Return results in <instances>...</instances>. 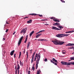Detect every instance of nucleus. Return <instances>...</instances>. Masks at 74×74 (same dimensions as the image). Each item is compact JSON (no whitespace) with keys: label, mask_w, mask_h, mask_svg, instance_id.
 <instances>
[{"label":"nucleus","mask_w":74,"mask_h":74,"mask_svg":"<svg viewBox=\"0 0 74 74\" xmlns=\"http://www.w3.org/2000/svg\"><path fill=\"white\" fill-rule=\"evenodd\" d=\"M36 57L37 58V60H36V70L38 68V64L39 63V61L40 60L41 58V54L39 53L38 54L36 53Z\"/></svg>","instance_id":"nucleus-1"},{"label":"nucleus","mask_w":74,"mask_h":74,"mask_svg":"<svg viewBox=\"0 0 74 74\" xmlns=\"http://www.w3.org/2000/svg\"><path fill=\"white\" fill-rule=\"evenodd\" d=\"M61 63L62 64H64V65H66L67 66H70L71 65V64L72 65H74V62H61Z\"/></svg>","instance_id":"nucleus-2"},{"label":"nucleus","mask_w":74,"mask_h":74,"mask_svg":"<svg viewBox=\"0 0 74 74\" xmlns=\"http://www.w3.org/2000/svg\"><path fill=\"white\" fill-rule=\"evenodd\" d=\"M70 34H58L56 35V37H58L59 38H62V37H67Z\"/></svg>","instance_id":"nucleus-3"},{"label":"nucleus","mask_w":74,"mask_h":74,"mask_svg":"<svg viewBox=\"0 0 74 74\" xmlns=\"http://www.w3.org/2000/svg\"><path fill=\"white\" fill-rule=\"evenodd\" d=\"M58 28H60V29L56 27L53 26L52 27V29H53V30H61L62 29H63V27L60 26H58Z\"/></svg>","instance_id":"nucleus-4"},{"label":"nucleus","mask_w":74,"mask_h":74,"mask_svg":"<svg viewBox=\"0 0 74 74\" xmlns=\"http://www.w3.org/2000/svg\"><path fill=\"white\" fill-rule=\"evenodd\" d=\"M59 40H58L56 39H55L54 40H52L51 41L52 42H53L55 45H58L59 42Z\"/></svg>","instance_id":"nucleus-5"},{"label":"nucleus","mask_w":74,"mask_h":74,"mask_svg":"<svg viewBox=\"0 0 74 74\" xmlns=\"http://www.w3.org/2000/svg\"><path fill=\"white\" fill-rule=\"evenodd\" d=\"M27 30V28H25L24 29L23 28L21 32V34H22V33H24L25 34L26 33V32Z\"/></svg>","instance_id":"nucleus-6"},{"label":"nucleus","mask_w":74,"mask_h":74,"mask_svg":"<svg viewBox=\"0 0 74 74\" xmlns=\"http://www.w3.org/2000/svg\"><path fill=\"white\" fill-rule=\"evenodd\" d=\"M29 15H33L34 16H36V15H38L39 16H40V17H42V15L37 14L35 13L30 14H29Z\"/></svg>","instance_id":"nucleus-7"},{"label":"nucleus","mask_w":74,"mask_h":74,"mask_svg":"<svg viewBox=\"0 0 74 74\" xmlns=\"http://www.w3.org/2000/svg\"><path fill=\"white\" fill-rule=\"evenodd\" d=\"M23 36L21 37L20 39V40L18 42V45L19 46L20 45V44L21 43V42H22V39H23Z\"/></svg>","instance_id":"nucleus-8"},{"label":"nucleus","mask_w":74,"mask_h":74,"mask_svg":"<svg viewBox=\"0 0 74 74\" xmlns=\"http://www.w3.org/2000/svg\"><path fill=\"white\" fill-rule=\"evenodd\" d=\"M35 53H36V52H34L32 55V59L31 60V63H33V62H34L33 59H34V55H35Z\"/></svg>","instance_id":"nucleus-9"},{"label":"nucleus","mask_w":74,"mask_h":74,"mask_svg":"<svg viewBox=\"0 0 74 74\" xmlns=\"http://www.w3.org/2000/svg\"><path fill=\"white\" fill-rule=\"evenodd\" d=\"M74 44H71V43H69L68 44H66V46H74Z\"/></svg>","instance_id":"nucleus-10"},{"label":"nucleus","mask_w":74,"mask_h":74,"mask_svg":"<svg viewBox=\"0 0 74 74\" xmlns=\"http://www.w3.org/2000/svg\"><path fill=\"white\" fill-rule=\"evenodd\" d=\"M64 43V42H62L61 41H59V42L58 43V45H62Z\"/></svg>","instance_id":"nucleus-11"},{"label":"nucleus","mask_w":74,"mask_h":74,"mask_svg":"<svg viewBox=\"0 0 74 74\" xmlns=\"http://www.w3.org/2000/svg\"><path fill=\"white\" fill-rule=\"evenodd\" d=\"M15 52V50H14L12 51L10 53V55L11 56H12L13 55L14 53V52Z\"/></svg>","instance_id":"nucleus-12"},{"label":"nucleus","mask_w":74,"mask_h":74,"mask_svg":"<svg viewBox=\"0 0 74 74\" xmlns=\"http://www.w3.org/2000/svg\"><path fill=\"white\" fill-rule=\"evenodd\" d=\"M41 35H42V34H40L37 35L36 36V38H38V37H39Z\"/></svg>","instance_id":"nucleus-13"},{"label":"nucleus","mask_w":74,"mask_h":74,"mask_svg":"<svg viewBox=\"0 0 74 74\" xmlns=\"http://www.w3.org/2000/svg\"><path fill=\"white\" fill-rule=\"evenodd\" d=\"M32 20H30L29 21H27V23H32Z\"/></svg>","instance_id":"nucleus-14"},{"label":"nucleus","mask_w":74,"mask_h":74,"mask_svg":"<svg viewBox=\"0 0 74 74\" xmlns=\"http://www.w3.org/2000/svg\"><path fill=\"white\" fill-rule=\"evenodd\" d=\"M53 21H55V22H60V21L57 19H53Z\"/></svg>","instance_id":"nucleus-15"},{"label":"nucleus","mask_w":74,"mask_h":74,"mask_svg":"<svg viewBox=\"0 0 74 74\" xmlns=\"http://www.w3.org/2000/svg\"><path fill=\"white\" fill-rule=\"evenodd\" d=\"M34 31H32V32H31L30 34V36L31 37L32 36V35L33 34V33H34Z\"/></svg>","instance_id":"nucleus-16"},{"label":"nucleus","mask_w":74,"mask_h":74,"mask_svg":"<svg viewBox=\"0 0 74 74\" xmlns=\"http://www.w3.org/2000/svg\"><path fill=\"white\" fill-rule=\"evenodd\" d=\"M52 60H53V61H54V62H56V63H58V62L57 60H55V58H53L52 59Z\"/></svg>","instance_id":"nucleus-17"},{"label":"nucleus","mask_w":74,"mask_h":74,"mask_svg":"<svg viewBox=\"0 0 74 74\" xmlns=\"http://www.w3.org/2000/svg\"><path fill=\"white\" fill-rule=\"evenodd\" d=\"M30 42H28V43L27 46V49H29V47L30 46Z\"/></svg>","instance_id":"nucleus-18"},{"label":"nucleus","mask_w":74,"mask_h":74,"mask_svg":"<svg viewBox=\"0 0 74 74\" xmlns=\"http://www.w3.org/2000/svg\"><path fill=\"white\" fill-rule=\"evenodd\" d=\"M20 69V66H19V64H17V69L19 70Z\"/></svg>","instance_id":"nucleus-19"},{"label":"nucleus","mask_w":74,"mask_h":74,"mask_svg":"<svg viewBox=\"0 0 74 74\" xmlns=\"http://www.w3.org/2000/svg\"><path fill=\"white\" fill-rule=\"evenodd\" d=\"M40 40L41 41H47V40L42 39H41Z\"/></svg>","instance_id":"nucleus-20"},{"label":"nucleus","mask_w":74,"mask_h":74,"mask_svg":"<svg viewBox=\"0 0 74 74\" xmlns=\"http://www.w3.org/2000/svg\"><path fill=\"white\" fill-rule=\"evenodd\" d=\"M55 24L56 26V25H60V23H55Z\"/></svg>","instance_id":"nucleus-21"},{"label":"nucleus","mask_w":74,"mask_h":74,"mask_svg":"<svg viewBox=\"0 0 74 74\" xmlns=\"http://www.w3.org/2000/svg\"><path fill=\"white\" fill-rule=\"evenodd\" d=\"M72 33V31H69V32H65L66 33Z\"/></svg>","instance_id":"nucleus-22"},{"label":"nucleus","mask_w":74,"mask_h":74,"mask_svg":"<svg viewBox=\"0 0 74 74\" xmlns=\"http://www.w3.org/2000/svg\"><path fill=\"white\" fill-rule=\"evenodd\" d=\"M45 31L44 30H41V31H40L39 32V33H42V32H45Z\"/></svg>","instance_id":"nucleus-23"},{"label":"nucleus","mask_w":74,"mask_h":74,"mask_svg":"<svg viewBox=\"0 0 74 74\" xmlns=\"http://www.w3.org/2000/svg\"><path fill=\"white\" fill-rule=\"evenodd\" d=\"M32 70H33V71H34L35 68H34V66H32Z\"/></svg>","instance_id":"nucleus-24"},{"label":"nucleus","mask_w":74,"mask_h":74,"mask_svg":"<svg viewBox=\"0 0 74 74\" xmlns=\"http://www.w3.org/2000/svg\"><path fill=\"white\" fill-rule=\"evenodd\" d=\"M51 19H55V18L51 17L50 18Z\"/></svg>","instance_id":"nucleus-25"},{"label":"nucleus","mask_w":74,"mask_h":74,"mask_svg":"<svg viewBox=\"0 0 74 74\" xmlns=\"http://www.w3.org/2000/svg\"><path fill=\"white\" fill-rule=\"evenodd\" d=\"M51 63H55V62H53V61L52 60H51Z\"/></svg>","instance_id":"nucleus-26"},{"label":"nucleus","mask_w":74,"mask_h":74,"mask_svg":"<svg viewBox=\"0 0 74 74\" xmlns=\"http://www.w3.org/2000/svg\"><path fill=\"white\" fill-rule=\"evenodd\" d=\"M68 49H73V47H69L68 48Z\"/></svg>","instance_id":"nucleus-27"},{"label":"nucleus","mask_w":74,"mask_h":74,"mask_svg":"<svg viewBox=\"0 0 74 74\" xmlns=\"http://www.w3.org/2000/svg\"><path fill=\"white\" fill-rule=\"evenodd\" d=\"M71 60H74V57L70 58Z\"/></svg>","instance_id":"nucleus-28"},{"label":"nucleus","mask_w":74,"mask_h":74,"mask_svg":"<svg viewBox=\"0 0 74 74\" xmlns=\"http://www.w3.org/2000/svg\"><path fill=\"white\" fill-rule=\"evenodd\" d=\"M44 61L45 62H47V61H48V60L46 58L44 60Z\"/></svg>","instance_id":"nucleus-29"},{"label":"nucleus","mask_w":74,"mask_h":74,"mask_svg":"<svg viewBox=\"0 0 74 74\" xmlns=\"http://www.w3.org/2000/svg\"><path fill=\"white\" fill-rule=\"evenodd\" d=\"M14 58H16V53L14 54Z\"/></svg>","instance_id":"nucleus-30"},{"label":"nucleus","mask_w":74,"mask_h":74,"mask_svg":"<svg viewBox=\"0 0 74 74\" xmlns=\"http://www.w3.org/2000/svg\"><path fill=\"white\" fill-rule=\"evenodd\" d=\"M37 74H40V71H37Z\"/></svg>","instance_id":"nucleus-31"},{"label":"nucleus","mask_w":74,"mask_h":74,"mask_svg":"<svg viewBox=\"0 0 74 74\" xmlns=\"http://www.w3.org/2000/svg\"><path fill=\"white\" fill-rule=\"evenodd\" d=\"M28 74H30V71H28Z\"/></svg>","instance_id":"nucleus-32"},{"label":"nucleus","mask_w":74,"mask_h":74,"mask_svg":"<svg viewBox=\"0 0 74 74\" xmlns=\"http://www.w3.org/2000/svg\"><path fill=\"white\" fill-rule=\"evenodd\" d=\"M17 68V66H16V65L15 68V70H16Z\"/></svg>","instance_id":"nucleus-33"},{"label":"nucleus","mask_w":74,"mask_h":74,"mask_svg":"<svg viewBox=\"0 0 74 74\" xmlns=\"http://www.w3.org/2000/svg\"><path fill=\"white\" fill-rule=\"evenodd\" d=\"M19 56H21V52H20Z\"/></svg>","instance_id":"nucleus-34"},{"label":"nucleus","mask_w":74,"mask_h":74,"mask_svg":"<svg viewBox=\"0 0 74 74\" xmlns=\"http://www.w3.org/2000/svg\"><path fill=\"white\" fill-rule=\"evenodd\" d=\"M36 59H37V58L36 57V56H35V59L34 60V61H36Z\"/></svg>","instance_id":"nucleus-35"},{"label":"nucleus","mask_w":74,"mask_h":74,"mask_svg":"<svg viewBox=\"0 0 74 74\" xmlns=\"http://www.w3.org/2000/svg\"><path fill=\"white\" fill-rule=\"evenodd\" d=\"M47 19H45V20H41V21H47Z\"/></svg>","instance_id":"nucleus-36"},{"label":"nucleus","mask_w":74,"mask_h":74,"mask_svg":"<svg viewBox=\"0 0 74 74\" xmlns=\"http://www.w3.org/2000/svg\"><path fill=\"white\" fill-rule=\"evenodd\" d=\"M24 52H23V53H25V51H25V49H24Z\"/></svg>","instance_id":"nucleus-37"},{"label":"nucleus","mask_w":74,"mask_h":74,"mask_svg":"<svg viewBox=\"0 0 74 74\" xmlns=\"http://www.w3.org/2000/svg\"><path fill=\"white\" fill-rule=\"evenodd\" d=\"M15 72L16 74H17V69H16Z\"/></svg>","instance_id":"nucleus-38"},{"label":"nucleus","mask_w":74,"mask_h":74,"mask_svg":"<svg viewBox=\"0 0 74 74\" xmlns=\"http://www.w3.org/2000/svg\"><path fill=\"white\" fill-rule=\"evenodd\" d=\"M8 29H6V30L5 31L6 33H7V32H8Z\"/></svg>","instance_id":"nucleus-39"},{"label":"nucleus","mask_w":74,"mask_h":74,"mask_svg":"<svg viewBox=\"0 0 74 74\" xmlns=\"http://www.w3.org/2000/svg\"><path fill=\"white\" fill-rule=\"evenodd\" d=\"M62 1V3H65V1H63L62 0V1Z\"/></svg>","instance_id":"nucleus-40"},{"label":"nucleus","mask_w":74,"mask_h":74,"mask_svg":"<svg viewBox=\"0 0 74 74\" xmlns=\"http://www.w3.org/2000/svg\"><path fill=\"white\" fill-rule=\"evenodd\" d=\"M43 51H45V52L46 51H45V49H43Z\"/></svg>","instance_id":"nucleus-41"},{"label":"nucleus","mask_w":74,"mask_h":74,"mask_svg":"<svg viewBox=\"0 0 74 74\" xmlns=\"http://www.w3.org/2000/svg\"><path fill=\"white\" fill-rule=\"evenodd\" d=\"M32 49L30 50V52H31L30 53H32Z\"/></svg>","instance_id":"nucleus-42"},{"label":"nucleus","mask_w":74,"mask_h":74,"mask_svg":"<svg viewBox=\"0 0 74 74\" xmlns=\"http://www.w3.org/2000/svg\"><path fill=\"white\" fill-rule=\"evenodd\" d=\"M26 53H27V55H28V52L27 51Z\"/></svg>","instance_id":"nucleus-43"},{"label":"nucleus","mask_w":74,"mask_h":74,"mask_svg":"<svg viewBox=\"0 0 74 74\" xmlns=\"http://www.w3.org/2000/svg\"><path fill=\"white\" fill-rule=\"evenodd\" d=\"M26 18H28V17H26L24 18V19H26Z\"/></svg>","instance_id":"nucleus-44"},{"label":"nucleus","mask_w":74,"mask_h":74,"mask_svg":"<svg viewBox=\"0 0 74 74\" xmlns=\"http://www.w3.org/2000/svg\"><path fill=\"white\" fill-rule=\"evenodd\" d=\"M45 25H49V24H45Z\"/></svg>","instance_id":"nucleus-45"},{"label":"nucleus","mask_w":74,"mask_h":74,"mask_svg":"<svg viewBox=\"0 0 74 74\" xmlns=\"http://www.w3.org/2000/svg\"><path fill=\"white\" fill-rule=\"evenodd\" d=\"M15 33H16V32H15L13 34V35H14L15 34Z\"/></svg>","instance_id":"nucleus-46"},{"label":"nucleus","mask_w":74,"mask_h":74,"mask_svg":"<svg viewBox=\"0 0 74 74\" xmlns=\"http://www.w3.org/2000/svg\"><path fill=\"white\" fill-rule=\"evenodd\" d=\"M54 64H55V65H57V64L56 63H55V62L54 63Z\"/></svg>","instance_id":"nucleus-47"},{"label":"nucleus","mask_w":74,"mask_h":74,"mask_svg":"<svg viewBox=\"0 0 74 74\" xmlns=\"http://www.w3.org/2000/svg\"><path fill=\"white\" fill-rule=\"evenodd\" d=\"M38 41H41V39H38Z\"/></svg>","instance_id":"nucleus-48"},{"label":"nucleus","mask_w":74,"mask_h":74,"mask_svg":"<svg viewBox=\"0 0 74 74\" xmlns=\"http://www.w3.org/2000/svg\"><path fill=\"white\" fill-rule=\"evenodd\" d=\"M20 64L21 66V61H20Z\"/></svg>","instance_id":"nucleus-49"},{"label":"nucleus","mask_w":74,"mask_h":74,"mask_svg":"<svg viewBox=\"0 0 74 74\" xmlns=\"http://www.w3.org/2000/svg\"><path fill=\"white\" fill-rule=\"evenodd\" d=\"M3 41H4V40H5V38H3Z\"/></svg>","instance_id":"nucleus-50"},{"label":"nucleus","mask_w":74,"mask_h":74,"mask_svg":"<svg viewBox=\"0 0 74 74\" xmlns=\"http://www.w3.org/2000/svg\"><path fill=\"white\" fill-rule=\"evenodd\" d=\"M39 33H39V32H38L36 33V34H39Z\"/></svg>","instance_id":"nucleus-51"},{"label":"nucleus","mask_w":74,"mask_h":74,"mask_svg":"<svg viewBox=\"0 0 74 74\" xmlns=\"http://www.w3.org/2000/svg\"><path fill=\"white\" fill-rule=\"evenodd\" d=\"M6 24H9V23H7V22H6Z\"/></svg>","instance_id":"nucleus-52"},{"label":"nucleus","mask_w":74,"mask_h":74,"mask_svg":"<svg viewBox=\"0 0 74 74\" xmlns=\"http://www.w3.org/2000/svg\"><path fill=\"white\" fill-rule=\"evenodd\" d=\"M18 73H19V70L18 69Z\"/></svg>","instance_id":"nucleus-53"},{"label":"nucleus","mask_w":74,"mask_h":74,"mask_svg":"<svg viewBox=\"0 0 74 74\" xmlns=\"http://www.w3.org/2000/svg\"><path fill=\"white\" fill-rule=\"evenodd\" d=\"M53 26H56V25L54 23V24H53Z\"/></svg>","instance_id":"nucleus-54"},{"label":"nucleus","mask_w":74,"mask_h":74,"mask_svg":"<svg viewBox=\"0 0 74 74\" xmlns=\"http://www.w3.org/2000/svg\"><path fill=\"white\" fill-rule=\"evenodd\" d=\"M63 54H65V52H63L62 53Z\"/></svg>","instance_id":"nucleus-55"},{"label":"nucleus","mask_w":74,"mask_h":74,"mask_svg":"<svg viewBox=\"0 0 74 74\" xmlns=\"http://www.w3.org/2000/svg\"><path fill=\"white\" fill-rule=\"evenodd\" d=\"M27 39H25V41H27Z\"/></svg>","instance_id":"nucleus-56"},{"label":"nucleus","mask_w":74,"mask_h":74,"mask_svg":"<svg viewBox=\"0 0 74 74\" xmlns=\"http://www.w3.org/2000/svg\"><path fill=\"white\" fill-rule=\"evenodd\" d=\"M21 65H22V66H23V62H22Z\"/></svg>","instance_id":"nucleus-57"},{"label":"nucleus","mask_w":74,"mask_h":74,"mask_svg":"<svg viewBox=\"0 0 74 74\" xmlns=\"http://www.w3.org/2000/svg\"><path fill=\"white\" fill-rule=\"evenodd\" d=\"M24 42H25V43H26V41L25 40Z\"/></svg>","instance_id":"nucleus-58"},{"label":"nucleus","mask_w":74,"mask_h":74,"mask_svg":"<svg viewBox=\"0 0 74 74\" xmlns=\"http://www.w3.org/2000/svg\"><path fill=\"white\" fill-rule=\"evenodd\" d=\"M72 54L74 55V52L72 53Z\"/></svg>","instance_id":"nucleus-59"},{"label":"nucleus","mask_w":74,"mask_h":74,"mask_svg":"<svg viewBox=\"0 0 74 74\" xmlns=\"http://www.w3.org/2000/svg\"><path fill=\"white\" fill-rule=\"evenodd\" d=\"M28 37V35H27V36H26V37L27 38V37Z\"/></svg>","instance_id":"nucleus-60"},{"label":"nucleus","mask_w":74,"mask_h":74,"mask_svg":"<svg viewBox=\"0 0 74 74\" xmlns=\"http://www.w3.org/2000/svg\"><path fill=\"white\" fill-rule=\"evenodd\" d=\"M21 56H19V57H18V58L19 59V58H20Z\"/></svg>","instance_id":"nucleus-61"},{"label":"nucleus","mask_w":74,"mask_h":74,"mask_svg":"<svg viewBox=\"0 0 74 74\" xmlns=\"http://www.w3.org/2000/svg\"><path fill=\"white\" fill-rule=\"evenodd\" d=\"M40 72V73H41V71L40 70V69L39 70Z\"/></svg>","instance_id":"nucleus-62"},{"label":"nucleus","mask_w":74,"mask_h":74,"mask_svg":"<svg viewBox=\"0 0 74 74\" xmlns=\"http://www.w3.org/2000/svg\"><path fill=\"white\" fill-rule=\"evenodd\" d=\"M27 58H28V55H27Z\"/></svg>","instance_id":"nucleus-63"},{"label":"nucleus","mask_w":74,"mask_h":74,"mask_svg":"<svg viewBox=\"0 0 74 74\" xmlns=\"http://www.w3.org/2000/svg\"><path fill=\"white\" fill-rule=\"evenodd\" d=\"M70 61H71V60H69V62H70Z\"/></svg>","instance_id":"nucleus-64"}]
</instances>
